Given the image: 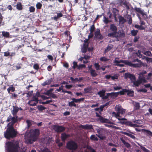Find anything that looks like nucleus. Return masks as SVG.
I'll list each match as a JSON object with an SVG mask.
<instances>
[{"label": "nucleus", "mask_w": 152, "mask_h": 152, "mask_svg": "<svg viewBox=\"0 0 152 152\" xmlns=\"http://www.w3.org/2000/svg\"><path fill=\"white\" fill-rule=\"evenodd\" d=\"M18 132L17 130L12 125H8L6 131L4 132V136L7 139H9L16 137Z\"/></svg>", "instance_id": "1"}, {"label": "nucleus", "mask_w": 152, "mask_h": 152, "mask_svg": "<svg viewBox=\"0 0 152 152\" xmlns=\"http://www.w3.org/2000/svg\"><path fill=\"white\" fill-rule=\"evenodd\" d=\"M6 145L7 152H19V145L18 141H9L6 143Z\"/></svg>", "instance_id": "2"}, {"label": "nucleus", "mask_w": 152, "mask_h": 152, "mask_svg": "<svg viewBox=\"0 0 152 152\" xmlns=\"http://www.w3.org/2000/svg\"><path fill=\"white\" fill-rule=\"evenodd\" d=\"M39 134V130L38 129H35L31 131L29 139H28L29 143L31 144L33 142L36 141Z\"/></svg>", "instance_id": "3"}, {"label": "nucleus", "mask_w": 152, "mask_h": 152, "mask_svg": "<svg viewBox=\"0 0 152 152\" xmlns=\"http://www.w3.org/2000/svg\"><path fill=\"white\" fill-rule=\"evenodd\" d=\"M115 110L117 111V112H113L112 113V114L114 115L116 118L121 117L120 116V114L123 115L124 114L126 110V109L123 108L122 106L119 104L116 105L115 107Z\"/></svg>", "instance_id": "4"}, {"label": "nucleus", "mask_w": 152, "mask_h": 152, "mask_svg": "<svg viewBox=\"0 0 152 152\" xmlns=\"http://www.w3.org/2000/svg\"><path fill=\"white\" fill-rule=\"evenodd\" d=\"M78 147L77 143L73 140L68 141L66 144V148L69 150L75 151Z\"/></svg>", "instance_id": "5"}, {"label": "nucleus", "mask_w": 152, "mask_h": 152, "mask_svg": "<svg viewBox=\"0 0 152 152\" xmlns=\"http://www.w3.org/2000/svg\"><path fill=\"white\" fill-rule=\"evenodd\" d=\"M117 27L115 24H110L108 29V31L110 32H111L108 34V37L112 38L115 34H117Z\"/></svg>", "instance_id": "6"}, {"label": "nucleus", "mask_w": 152, "mask_h": 152, "mask_svg": "<svg viewBox=\"0 0 152 152\" xmlns=\"http://www.w3.org/2000/svg\"><path fill=\"white\" fill-rule=\"evenodd\" d=\"M14 116L12 117V116L10 115L7 118V122H9L11 121V122L9 123L8 125H9V124H11L10 125H12L13 126L14 124L15 123L18 121V116L17 115Z\"/></svg>", "instance_id": "7"}, {"label": "nucleus", "mask_w": 152, "mask_h": 152, "mask_svg": "<svg viewBox=\"0 0 152 152\" xmlns=\"http://www.w3.org/2000/svg\"><path fill=\"white\" fill-rule=\"evenodd\" d=\"M126 93H127V95L130 96H133L134 95V92L133 91L126 89H123L122 91L117 92L118 94H120V95H124Z\"/></svg>", "instance_id": "8"}, {"label": "nucleus", "mask_w": 152, "mask_h": 152, "mask_svg": "<svg viewBox=\"0 0 152 152\" xmlns=\"http://www.w3.org/2000/svg\"><path fill=\"white\" fill-rule=\"evenodd\" d=\"M125 36V32L122 30H119L117 31V34H115L112 38H115L116 41H119V38H123Z\"/></svg>", "instance_id": "9"}, {"label": "nucleus", "mask_w": 152, "mask_h": 152, "mask_svg": "<svg viewBox=\"0 0 152 152\" xmlns=\"http://www.w3.org/2000/svg\"><path fill=\"white\" fill-rule=\"evenodd\" d=\"M53 129L55 131L60 133L63 132L65 130V128L62 126L55 125L54 126Z\"/></svg>", "instance_id": "10"}, {"label": "nucleus", "mask_w": 152, "mask_h": 152, "mask_svg": "<svg viewBox=\"0 0 152 152\" xmlns=\"http://www.w3.org/2000/svg\"><path fill=\"white\" fill-rule=\"evenodd\" d=\"M128 61V60H121L119 61L115 60L114 61V63L115 64H115V66H119L120 67H122L124 66V64H119L120 63H123L125 64L126 65V64L125 63V62L126 61Z\"/></svg>", "instance_id": "11"}, {"label": "nucleus", "mask_w": 152, "mask_h": 152, "mask_svg": "<svg viewBox=\"0 0 152 152\" xmlns=\"http://www.w3.org/2000/svg\"><path fill=\"white\" fill-rule=\"evenodd\" d=\"M125 63L126 64V65H128L130 66L133 67H140L141 66L142 63H139L134 64L132 63L131 62L129 61H126L125 62Z\"/></svg>", "instance_id": "12"}, {"label": "nucleus", "mask_w": 152, "mask_h": 152, "mask_svg": "<svg viewBox=\"0 0 152 152\" xmlns=\"http://www.w3.org/2000/svg\"><path fill=\"white\" fill-rule=\"evenodd\" d=\"M95 114L96 117L99 118H98V121L102 123H105L107 122V120L99 115L97 112H96Z\"/></svg>", "instance_id": "13"}, {"label": "nucleus", "mask_w": 152, "mask_h": 152, "mask_svg": "<svg viewBox=\"0 0 152 152\" xmlns=\"http://www.w3.org/2000/svg\"><path fill=\"white\" fill-rule=\"evenodd\" d=\"M38 98L37 97H36L35 96H34L32 100H31L28 103V104L31 106H34L36 105V104L35 102H34L33 103H31V102L33 101H36L38 102Z\"/></svg>", "instance_id": "14"}, {"label": "nucleus", "mask_w": 152, "mask_h": 152, "mask_svg": "<svg viewBox=\"0 0 152 152\" xmlns=\"http://www.w3.org/2000/svg\"><path fill=\"white\" fill-rule=\"evenodd\" d=\"M80 127L85 129H93V126L91 124H86L85 125H81Z\"/></svg>", "instance_id": "15"}, {"label": "nucleus", "mask_w": 152, "mask_h": 152, "mask_svg": "<svg viewBox=\"0 0 152 152\" xmlns=\"http://www.w3.org/2000/svg\"><path fill=\"white\" fill-rule=\"evenodd\" d=\"M53 78H51L50 79L47 80L45 81L44 83L41 84V85L43 86H45L46 85H50L51 83L53 82Z\"/></svg>", "instance_id": "16"}, {"label": "nucleus", "mask_w": 152, "mask_h": 152, "mask_svg": "<svg viewBox=\"0 0 152 152\" xmlns=\"http://www.w3.org/2000/svg\"><path fill=\"white\" fill-rule=\"evenodd\" d=\"M115 94H116L115 96H117L118 94L117 93H108L105 96H104L102 98L103 99H107L109 96H114Z\"/></svg>", "instance_id": "17"}, {"label": "nucleus", "mask_w": 152, "mask_h": 152, "mask_svg": "<svg viewBox=\"0 0 152 152\" xmlns=\"http://www.w3.org/2000/svg\"><path fill=\"white\" fill-rule=\"evenodd\" d=\"M70 137L69 135L65 133H63L61 134V139L63 142H65L66 140Z\"/></svg>", "instance_id": "18"}, {"label": "nucleus", "mask_w": 152, "mask_h": 152, "mask_svg": "<svg viewBox=\"0 0 152 152\" xmlns=\"http://www.w3.org/2000/svg\"><path fill=\"white\" fill-rule=\"evenodd\" d=\"M95 36L96 37L99 39H103V36L102 35L100 34V30L99 29L97 30V31L95 33Z\"/></svg>", "instance_id": "19"}, {"label": "nucleus", "mask_w": 152, "mask_h": 152, "mask_svg": "<svg viewBox=\"0 0 152 152\" xmlns=\"http://www.w3.org/2000/svg\"><path fill=\"white\" fill-rule=\"evenodd\" d=\"M134 10L137 12L140 13L142 16L146 15L144 11L142 10L141 8L136 7L134 8Z\"/></svg>", "instance_id": "20"}, {"label": "nucleus", "mask_w": 152, "mask_h": 152, "mask_svg": "<svg viewBox=\"0 0 152 152\" xmlns=\"http://www.w3.org/2000/svg\"><path fill=\"white\" fill-rule=\"evenodd\" d=\"M13 110L12 111V113L13 115L15 116L17 115L16 114L18 112L19 110V108L17 106H13Z\"/></svg>", "instance_id": "21"}, {"label": "nucleus", "mask_w": 152, "mask_h": 152, "mask_svg": "<svg viewBox=\"0 0 152 152\" xmlns=\"http://www.w3.org/2000/svg\"><path fill=\"white\" fill-rule=\"evenodd\" d=\"M126 126H129L132 127H138V125L133 124L131 121H126Z\"/></svg>", "instance_id": "22"}, {"label": "nucleus", "mask_w": 152, "mask_h": 152, "mask_svg": "<svg viewBox=\"0 0 152 152\" xmlns=\"http://www.w3.org/2000/svg\"><path fill=\"white\" fill-rule=\"evenodd\" d=\"M118 19L120 24H123L126 21V20L121 16H119L118 17Z\"/></svg>", "instance_id": "23"}, {"label": "nucleus", "mask_w": 152, "mask_h": 152, "mask_svg": "<svg viewBox=\"0 0 152 152\" xmlns=\"http://www.w3.org/2000/svg\"><path fill=\"white\" fill-rule=\"evenodd\" d=\"M121 140L127 148H129L131 147L130 144L128 142H126L125 140L123 138H121Z\"/></svg>", "instance_id": "24"}, {"label": "nucleus", "mask_w": 152, "mask_h": 152, "mask_svg": "<svg viewBox=\"0 0 152 152\" xmlns=\"http://www.w3.org/2000/svg\"><path fill=\"white\" fill-rule=\"evenodd\" d=\"M142 131L146 133L148 136H151L152 137V132L150 130L145 129H142Z\"/></svg>", "instance_id": "25"}, {"label": "nucleus", "mask_w": 152, "mask_h": 152, "mask_svg": "<svg viewBox=\"0 0 152 152\" xmlns=\"http://www.w3.org/2000/svg\"><path fill=\"white\" fill-rule=\"evenodd\" d=\"M16 8L18 10H23V5L20 2H18L16 5Z\"/></svg>", "instance_id": "26"}, {"label": "nucleus", "mask_w": 152, "mask_h": 152, "mask_svg": "<svg viewBox=\"0 0 152 152\" xmlns=\"http://www.w3.org/2000/svg\"><path fill=\"white\" fill-rule=\"evenodd\" d=\"M106 91L102 89L98 92V94L99 95V96L102 97L104 95Z\"/></svg>", "instance_id": "27"}, {"label": "nucleus", "mask_w": 152, "mask_h": 152, "mask_svg": "<svg viewBox=\"0 0 152 152\" xmlns=\"http://www.w3.org/2000/svg\"><path fill=\"white\" fill-rule=\"evenodd\" d=\"M90 72L91 75L92 77H96L98 75V74L95 72V70L94 69H90Z\"/></svg>", "instance_id": "28"}, {"label": "nucleus", "mask_w": 152, "mask_h": 152, "mask_svg": "<svg viewBox=\"0 0 152 152\" xmlns=\"http://www.w3.org/2000/svg\"><path fill=\"white\" fill-rule=\"evenodd\" d=\"M132 83H133V84L135 86L138 87L139 86V85L141 83L142 81L141 80H138L137 81L134 80V81H132Z\"/></svg>", "instance_id": "29"}, {"label": "nucleus", "mask_w": 152, "mask_h": 152, "mask_svg": "<svg viewBox=\"0 0 152 152\" xmlns=\"http://www.w3.org/2000/svg\"><path fill=\"white\" fill-rule=\"evenodd\" d=\"M84 98H83L79 99H76L74 98H72V100H74V102L75 103H79L81 101H83L84 99Z\"/></svg>", "instance_id": "30"}, {"label": "nucleus", "mask_w": 152, "mask_h": 152, "mask_svg": "<svg viewBox=\"0 0 152 152\" xmlns=\"http://www.w3.org/2000/svg\"><path fill=\"white\" fill-rule=\"evenodd\" d=\"M123 134H125V135H126L127 136H128L130 137V138H131L132 139H134L136 138L135 137L134 135H133L130 133H127L126 132H124Z\"/></svg>", "instance_id": "31"}, {"label": "nucleus", "mask_w": 152, "mask_h": 152, "mask_svg": "<svg viewBox=\"0 0 152 152\" xmlns=\"http://www.w3.org/2000/svg\"><path fill=\"white\" fill-rule=\"evenodd\" d=\"M88 43L87 45L84 44L83 45V48L82 49V52L83 53H85L87 51V49L88 47Z\"/></svg>", "instance_id": "32"}, {"label": "nucleus", "mask_w": 152, "mask_h": 152, "mask_svg": "<svg viewBox=\"0 0 152 152\" xmlns=\"http://www.w3.org/2000/svg\"><path fill=\"white\" fill-rule=\"evenodd\" d=\"M2 35L4 37L9 38L10 36V33L8 32L4 31L2 32Z\"/></svg>", "instance_id": "33"}, {"label": "nucleus", "mask_w": 152, "mask_h": 152, "mask_svg": "<svg viewBox=\"0 0 152 152\" xmlns=\"http://www.w3.org/2000/svg\"><path fill=\"white\" fill-rule=\"evenodd\" d=\"M132 75V74L128 73H125L124 75V78L125 79H127L128 78L130 79Z\"/></svg>", "instance_id": "34"}, {"label": "nucleus", "mask_w": 152, "mask_h": 152, "mask_svg": "<svg viewBox=\"0 0 152 152\" xmlns=\"http://www.w3.org/2000/svg\"><path fill=\"white\" fill-rule=\"evenodd\" d=\"M15 88L13 86L10 87L9 88L7 89V91L9 93H10V91L12 92H14L15 91Z\"/></svg>", "instance_id": "35"}, {"label": "nucleus", "mask_w": 152, "mask_h": 152, "mask_svg": "<svg viewBox=\"0 0 152 152\" xmlns=\"http://www.w3.org/2000/svg\"><path fill=\"white\" fill-rule=\"evenodd\" d=\"M138 145L140 147L141 149H142L144 152H150V151L147 149L145 147L142 146L140 144H138Z\"/></svg>", "instance_id": "36"}, {"label": "nucleus", "mask_w": 152, "mask_h": 152, "mask_svg": "<svg viewBox=\"0 0 152 152\" xmlns=\"http://www.w3.org/2000/svg\"><path fill=\"white\" fill-rule=\"evenodd\" d=\"M75 102H74V100H72V101L69 102L68 103V106L70 107H72L73 106L76 107V104L75 103Z\"/></svg>", "instance_id": "37"}, {"label": "nucleus", "mask_w": 152, "mask_h": 152, "mask_svg": "<svg viewBox=\"0 0 152 152\" xmlns=\"http://www.w3.org/2000/svg\"><path fill=\"white\" fill-rule=\"evenodd\" d=\"M138 32V31L137 30H133L131 31V34L132 36H135Z\"/></svg>", "instance_id": "38"}, {"label": "nucleus", "mask_w": 152, "mask_h": 152, "mask_svg": "<svg viewBox=\"0 0 152 152\" xmlns=\"http://www.w3.org/2000/svg\"><path fill=\"white\" fill-rule=\"evenodd\" d=\"M113 47V45H111L110 46H109V45H108L107 46L106 49L105 50L104 52L105 53H106L108 51H109L110 50L112 49V48Z\"/></svg>", "instance_id": "39"}, {"label": "nucleus", "mask_w": 152, "mask_h": 152, "mask_svg": "<svg viewBox=\"0 0 152 152\" xmlns=\"http://www.w3.org/2000/svg\"><path fill=\"white\" fill-rule=\"evenodd\" d=\"M91 140L94 141H97L98 140V138L94 135H92L90 137Z\"/></svg>", "instance_id": "40"}, {"label": "nucleus", "mask_w": 152, "mask_h": 152, "mask_svg": "<svg viewBox=\"0 0 152 152\" xmlns=\"http://www.w3.org/2000/svg\"><path fill=\"white\" fill-rule=\"evenodd\" d=\"M37 109L39 111H42L46 109V108L42 105H40L37 106Z\"/></svg>", "instance_id": "41"}, {"label": "nucleus", "mask_w": 152, "mask_h": 152, "mask_svg": "<svg viewBox=\"0 0 152 152\" xmlns=\"http://www.w3.org/2000/svg\"><path fill=\"white\" fill-rule=\"evenodd\" d=\"M103 21L106 24H107L108 23L110 22L111 21L109 20L108 18L106 17H104Z\"/></svg>", "instance_id": "42"}, {"label": "nucleus", "mask_w": 152, "mask_h": 152, "mask_svg": "<svg viewBox=\"0 0 152 152\" xmlns=\"http://www.w3.org/2000/svg\"><path fill=\"white\" fill-rule=\"evenodd\" d=\"M143 54L148 56H152V54L151 52L149 50L144 52L143 53Z\"/></svg>", "instance_id": "43"}, {"label": "nucleus", "mask_w": 152, "mask_h": 152, "mask_svg": "<svg viewBox=\"0 0 152 152\" xmlns=\"http://www.w3.org/2000/svg\"><path fill=\"white\" fill-rule=\"evenodd\" d=\"M99 60L100 61H101L106 62L109 59L105 57H102L100 58Z\"/></svg>", "instance_id": "44"}, {"label": "nucleus", "mask_w": 152, "mask_h": 152, "mask_svg": "<svg viewBox=\"0 0 152 152\" xmlns=\"http://www.w3.org/2000/svg\"><path fill=\"white\" fill-rule=\"evenodd\" d=\"M95 27L94 25H92L90 28V31L91 33H92L95 30Z\"/></svg>", "instance_id": "45"}, {"label": "nucleus", "mask_w": 152, "mask_h": 152, "mask_svg": "<svg viewBox=\"0 0 152 152\" xmlns=\"http://www.w3.org/2000/svg\"><path fill=\"white\" fill-rule=\"evenodd\" d=\"M12 95L11 96V98L12 99H15L17 97L18 95L15 93L13 94H12Z\"/></svg>", "instance_id": "46"}, {"label": "nucleus", "mask_w": 152, "mask_h": 152, "mask_svg": "<svg viewBox=\"0 0 152 152\" xmlns=\"http://www.w3.org/2000/svg\"><path fill=\"white\" fill-rule=\"evenodd\" d=\"M29 11L31 12H33L35 11V8L33 6H31L29 8Z\"/></svg>", "instance_id": "47"}, {"label": "nucleus", "mask_w": 152, "mask_h": 152, "mask_svg": "<svg viewBox=\"0 0 152 152\" xmlns=\"http://www.w3.org/2000/svg\"><path fill=\"white\" fill-rule=\"evenodd\" d=\"M134 105L136 110L139 109L140 108V106L139 103L136 102Z\"/></svg>", "instance_id": "48"}, {"label": "nucleus", "mask_w": 152, "mask_h": 152, "mask_svg": "<svg viewBox=\"0 0 152 152\" xmlns=\"http://www.w3.org/2000/svg\"><path fill=\"white\" fill-rule=\"evenodd\" d=\"M36 7L37 9H40L42 7V4L40 3L39 2L36 5Z\"/></svg>", "instance_id": "49"}, {"label": "nucleus", "mask_w": 152, "mask_h": 152, "mask_svg": "<svg viewBox=\"0 0 152 152\" xmlns=\"http://www.w3.org/2000/svg\"><path fill=\"white\" fill-rule=\"evenodd\" d=\"M33 68L35 69L38 70L39 69V65L37 64H35L33 66Z\"/></svg>", "instance_id": "50"}, {"label": "nucleus", "mask_w": 152, "mask_h": 152, "mask_svg": "<svg viewBox=\"0 0 152 152\" xmlns=\"http://www.w3.org/2000/svg\"><path fill=\"white\" fill-rule=\"evenodd\" d=\"M143 57H144L143 58H145V59L147 61H149L150 62H152V58H148V57H145V56H143Z\"/></svg>", "instance_id": "51"}, {"label": "nucleus", "mask_w": 152, "mask_h": 152, "mask_svg": "<svg viewBox=\"0 0 152 152\" xmlns=\"http://www.w3.org/2000/svg\"><path fill=\"white\" fill-rule=\"evenodd\" d=\"M138 92H143L144 93H146L147 92V90L145 88H142L139 89L138 90Z\"/></svg>", "instance_id": "52"}, {"label": "nucleus", "mask_w": 152, "mask_h": 152, "mask_svg": "<svg viewBox=\"0 0 152 152\" xmlns=\"http://www.w3.org/2000/svg\"><path fill=\"white\" fill-rule=\"evenodd\" d=\"M96 135L101 140H104L105 138L104 136H102L101 134H96Z\"/></svg>", "instance_id": "53"}, {"label": "nucleus", "mask_w": 152, "mask_h": 152, "mask_svg": "<svg viewBox=\"0 0 152 152\" xmlns=\"http://www.w3.org/2000/svg\"><path fill=\"white\" fill-rule=\"evenodd\" d=\"M97 70H99L100 69V66L98 63H95L94 64Z\"/></svg>", "instance_id": "54"}, {"label": "nucleus", "mask_w": 152, "mask_h": 152, "mask_svg": "<svg viewBox=\"0 0 152 152\" xmlns=\"http://www.w3.org/2000/svg\"><path fill=\"white\" fill-rule=\"evenodd\" d=\"M47 57L50 61H52L53 59V58L51 55H49L47 56Z\"/></svg>", "instance_id": "55"}, {"label": "nucleus", "mask_w": 152, "mask_h": 152, "mask_svg": "<svg viewBox=\"0 0 152 152\" xmlns=\"http://www.w3.org/2000/svg\"><path fill=\"white\" fill-rule=\"evenodd\" d=\"M137 56L139 57V58H141L142 57V55L141 54L140 51L138 50L137 52L136 53Z\"/></svg>", "instance_id": "56"}, {"label": "nucleus", "mask_w": 152, "mask_h": 152, "mask_svg": "<svg viewBox=\"0 0 152 152\" xmlns=\"http://www.w3.org/2000/svg\"><path fill=\"white\" fill-rule=\"evenodd\" d=\"M42 152H51L50 150L48 148H44L42 151Z\"/></svg>", "instance_id": "57"}, {"label": "nucleus", "mask_w": 152, "mask_h": 152, "mask_svg": "<svg viewBox=\"0 0 152 152\" xmlns=\"http://www.w3.org/2000/svg\"><path fill=\"white\" fill-rule=\"evenodd\" d=\"M140 37L139 36H136L134 38V40L133 41L134 42H136L138 41V39Z\"/></svg>", "instance_id": "58"}, {"label": "nucleus", "mask_w": 152, "mask_h": 152, "mask_svg": "<svg viewBox=\"0 0 152 152\" xmlns=\"http://www.w3.org/2000/svg\"><path fill=\"white\" fill-rule=\"evenodd\" d=\"M56 13L57 17H58V18L61 17L63 16V14L61 12H57Z\"/></svg>", "instance_id": "59"}, {"label": "nucleus", "mask_w": 152, "mask_h": 152, "mask_svg": "<svg viewBox=\"0 0 152 152\" xmlns=\"http://www.w3.org/2000/svg\"><path fill=\"white\" fill-rule=\"evenodd\" d=\"M84 91L85 93H90V90L88 88H86L84 89Z\"/></svg>", "instance_id": "60"}, {"label": "nucleus", "mask_w": 152, "mask_h": 152, "mask_svg": "<svg viewBox=\"0 0 152 152\" xmlns=\"http://www.w3.org/2000/svg\"><path fill=\"white\" fill-rule=\"evenodd\" d=\"M73 69H75L77 67H78L77 62H73Z\"/></svg>", "instance_id": "61"}, {"label": "nucleus", "mask_w": 152, "mask_h": 152, "mask_svg": "<svg viewBox=\"0 0 152 152\" xmlns=\"http://www.w3.org/2000/svg\"><path fill=\"white\" fill-rule=\"evenodd\" d=\"M111 78L112 80H114L115 79H117L118 77L117 75H115L114 76H111Z\"/></svg>", "instance_id": "62"}, {"label": "nucleus", "mask_w": 152, "mask_h": 152, "mask_svg": "<svg viewBox=\"0 0 152 152\" xmlns=\"http://www.w3.org/2000/svg\"><path fill=\"white\" fill-rule=\"evenodd\" d=\"M50 96L54 99H56L57 98V97L56 95L53 93H51L50 94Z\"/></svg>", "instance_id": "63"}, {"label": "nucleus", "mask_w": 152, "mask_h": 152, "mask_svg": "<svg viewBox=\"0 0 152 152\" xmlns=\"http://www.w3.org/2000/svg\"><path fill=\"white\" fill-rule=\"evenodd\" d=\"M85 67V65L83 64H81L79 65L78 66V69H80L81 68H84Z\"/></svg>", "instance_id": "64"}]
</instances>
